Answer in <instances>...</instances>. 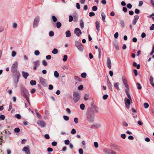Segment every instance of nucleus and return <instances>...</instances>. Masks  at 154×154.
I'll return each instance as SVG.
<instances>
[{"label":"nucleus","mask_w":154,"mask_h":154,"mask_svg":"<svg viewBox=\"0 0 154 154\" xmlns=\"http://www.w3.org/2000/svg\"><path fill=\"white\" fill-rule=\"evenodd\" d=\"M73 20V17L72 15H69V21L70 22H72Z\"/></svg>","instance_id":"3c124183"},{"label":"nucleus","mask_w":154,"mask_h":154,"mask_svg":"<svg viewBox=\"0 0 154 154\" xmlns=\"http://www.w3.org/2000/svg\"><path fill=\"white\" fill-rule=\"evenodd\" d=\"M76 8L78 9H79L80 8V5L79 3H77L76 4Z\"/></svg>","instance_id":"69168bd1"},{"label":"nucleus","mask_w":154,"mask_h":154,"mask_svg":"<svg viewBox=\"0 0 154 154\" xmlns=\"http://www.w3.org/2000/svg\"><path fill=\"white\" fill-rule=\"evenodd\" d=\"M18 67V63L17 62L15 61L11 67V71L13 74H16L17 72H19L17 71V68Z\"/></svg>","instance_id":"39448f33"},{"label":"nucleus","mask_w":154,"mask_h":154,"mask_svg":"<svg viewBox=\"0 0 154 154\" xmlns=\"http://www.w3.org/2000/svg\"><path fill=\"white\" fill-rule=\"evenodd\" d=\"M139 18V17L137 15H136L134 16V19L137 21Z\"/></svg>","instance_id":"774afa93"},{"label":"nucleus","mask_w":154,"mask_h":154,"mask_svg":"<svg viewBox=\"0 0 154 154\" xmlns=\"http://www.w3.org/2000/svg\"><path fill=\"white\" fill-rule=\"evenodd\" d=\"M122 79L123 82V84L126 89L129 88V86L128 84L127 81L125 77L124 76H122Z\"/></svg>","instance_id":"423d86ee"},{"label":"nucleus","mask_w":154,"mask_h":154,"mask_svg":"<svg viewBox=\"0 0 154 154\" xmlns=\"http://www.w3.org/2000/svg\"><path fill=\"white\" fill-rule=\"evenodd\" d=\"M20 75L19 72H17L16 74H13L12 79L15 87L17 86L18 82L19 79L20 77Z\"/></svg>","instance_id":"7ed1b4c3"},{"label":"nucleus","mask_w":154,"mask_h":154,"mask_svg":"<svg viewBox=\"0 0 154 154\" xmlns=\"http://www.w3.org/2000/svg\"><path fill=\"white\" fill-rule=\"evenodd\" d=\"M119 82H115L114 83V87L118 90H120V88L119 87Z\"/></svg>","instance_id":"f3484780"},{"label":"nucleus","mask_w":154,"mask_h":154,"mask_svg":"<svg viewBox=\"0 0 154 154\" xmlns=\"http://www.w3.org/2000/svg\"><path fill=\"white\" fill-rule=\"evenodd\" d=\"M42 63L43 65L44 66H46L47 65V62L45 60H43L42 61Z\"/></svg>","instance_id":"09e8293b"},{"label":"nucleus","mask_w":154,"mask_h":154,"mask_svg":"<svg viewBox=\"0 0 154 154\" xmlns=\"http://www.w3.org/2000/svg\"><path fill=\"white\" fill-rule=\"evenodd\" d=\"M80 26L82 29L84 28V22L83 20L81 19L80 21Z\"/></svg>","instance_id":"aec40b11"},{"label":"nucleus","mask_w":154,"mask_h":154,"mask_svg":"<svg viewBox=\"0 0 154 154\" xmlns=\"http://www.w3.org/2000/svg\"><path fill=\"white\" fill-rule=\"evenodd\" d=\"M98 112L97 108L95 106L88 108L86 112V119L90 123H92L94 121V114Z\"/></svg>","instance_id":"f257e3e1"},{"label":"nucleus","mask_w":154,"mask_h":154,"mask_svg":"<svg viewBox=\"0 0 154 154\" xmlns=\"http://www.w3.org/2000/svg\"><path fill=\"white\" fill-rule=\"evenodd\" d=\"M124 101L126 107L128 109L131 104V99H127L126 98H125Z\"/></svg>","instance_id":"1a4fd4ad"},{"label":"nucleus","mask_w":154,"mask_h":154,"mask_svg":"<svg viewBox=\"0 0 154 154\" xmlns=\"http://www.w3.org/2000/svg\"><path fill=\"white\" fill-rule=\"evenodd\" d=\"M101 17L103 21L105 22L106 21L105 20L106 15L103 12L101 13Z\"/></svg>","instance_id":"5701e85b"},{"label":"nucleus","mask_w":154,"mask_h":154,"mask_svg":"<svg viewBox=\"0 0 154 154\" xmlns=\"http://www.w3.org/2000/svg\"><path fill=\"white\" fill-rule=\"evenodd\" d=\"M107 85L109 88H111L112 89L111 84L108 78L107 79Z\"/></svg>","instance_id":"b1692460"},{"label":"nucleus","mask_w":154,"mask_h":154,"mask_svg":"<svg viewBox=\"0 0 154 154\" xmlns=\"http://www.w3.org/2000/svg\"><path fill=\"white\" fill-rule=\"evenodd\" d=\"M94 145L95 147L96 148H97L98 147V144L97 142H95L94 143Z\"/></svg>","instance_id":"603ef678"},{"label":"nucleus","mask_w":154,"mask_h":154,"mask_svg":"<svg viewBox=\"0 0 154 154\" xmlns=\"http://www.w3.org/2000/svg\"><path fill=\"white\" fill-rule=\"evenodd\" d=\"M37 123L41 128L45 127L46 126V123L43 121L38 120L37 122Z\"/></svg>","instance_id":"6e6552de"},{"label":"nucleus","mask_w":154,"mask_h":154,"mask_svg":"<svg viewBox=\"0 0 154 154\" xmlns=\"http://www.w3.org/2000/svg\"><path fill=\"white\" fill-rule=\"evenodd\" d=\"M67 55H64L63 56V60L64 61H66L67 59Z\"/></svg>","instance_id":"e433bc0d"},{"label":"nucleus","mask_w":154,"mask_h":154,"mask_svg":"<svg viewBox=\"0 0 154 154\" xmlns=\"http://www.w3.org/2000/svg\"><path fill=\"white\" fill-rule=\"evenodd\" d=\"M143 106L146 109L149 106V104L148 103H144Z\"/></svg>","instance_id":"58836bf2"},{"label":"nucleus","mask_w":154,"mask_h":154,"mask_svg":"<svg viewBox=\"0 0 154 154\" xmlns=\"http://www.w3.org/2000/svg\"><path fill=\"white\" fill-rule=\"evenodd\" d=\"M125 91L126 94L128 98V99H131V96L129 93V88L126 89Z\"/></svg>","instance_id":"dca6fc26"},{"label":"nucleus","mask_w":154,"mask_h":154,"mask_svg":"<svg viewBox=\"0 0 154 154\" xmlns=\"http://www.w3.org/2000/svg\"><path fill=\"white\" fill-rule=\"evenodd\" d=\"M49 35L50 36L52 37L54 35V32L52 31H51L49 33Z\"/></svg>","instance_id":"ea45409f"},{"label":"nucleus","mask_w":154,"mask_h":154,"mask_svg":"<svg viewBox=\"0 0 154 154\" xmlns=\"http://www.w3.org/2000/svg\"><path fill=\"white\" fill-rule=\"evenodd\" d=\"M34 54L36 56H38L40 54L39 51L38 50H36L34 52Z\"/></svg>","instance_id":"79ce46f5"},{"label":"nucleus","mask_w":154,"mask_h":154,"mask_svg":"<svg viewBox=\"0 0 154 154\" xmlns=\"http://www.w3.org/2000/svg\"><path fill=\"white\" fill-rule=\"evenodd\" d=\"M30 84L31 85H34L36 84V82L35 80H32L30 82Z\"/></svg>","instance_id":"a878e982"},{"label":"nucleus","mask_w":154,"mask_h":154,"mask_svg":"<svg viewBox=\"0 0 154 154\" xmlns=\"http://www.w3.org/2000/svg\"><path fill=\"white\" fill-rule=\"evenodd\" d=\"M53 86L51 85H49V88L48 89L49 90H52L53 88Z\"/></svg>","instance_id":"0e129e2a"},{"label":"nucleus","mask_w":154,"mask_h":154,"mask_svg":"<svg viewBox=\"0 0 154 154\" xmlns=\"http://www.w3.org/2000/svg\"><path fill=\"white\" fill-rule=\"evenodd\" d=\"M121 137L123 139H125L126 137V135L125 134H121Z\"/></svg>","instance_id":"e2e57ef3"},{"label":"nucleus","mask_w":154,"mask_h":154,"mask_svg":"<svg viewBox=\"0 0 154 154\" xmlns=\"http://www.w3.org/2000/svg\"><path fill=\"white\" fill-rule=\"evenodd\" d=\"M61 23L60 22H58L56 24V26L57 28H59L61 26Z\"/></svg>","instance_id":"c85d7f7f"},{"label":"nucleus","mask_w":154,"mask_h":154,"mask_svg":"<svg viewBox=\"0 0 154 154\" xmlns=\"http://www.w3.org/2000/svg\"><path fill=\"white\" fill-rule=\"evenodd\" d=\"M17 53L16 52L14 51H13L11 53V56L13 57H14L16 55Z\"/></svg>","instance_id":"c9c22d12"},{"label":"nucleus","mask_w":154,"mask_h":154,"mask_svg":"<svg viewBox=\"0 0 154 154\" xmlns=\"http://www.w3.org/2000/svg\"><path fill=\"white\" fill-rule=\"evenodd\" d=\"M77 48L81 51H82L83 50V46L82 44L77 47Z\"/></svg>","instance_id":"4be33fe9"},{"label":"nucleus","mask_w":154,"mask_h":154,"mask_svg":"<svg viewBox=\"0 0 154 154\" xmlns=\"http://www.w3.org/2000/svg\"><path fill=\"white\" fill-rule=\"evenodd\" d=\"M22 151L25 152V154H30L29 146L24 147Z\"/></svg>","instance_id":"9d476101"},{"label":"nucleus","mask_w":154,"mask_h":154,"mask_svg":"<svg viewBox=\"0 0 154 154\" xmlns=\"http://www.w3.org/2000/svg\"><path fill=\"white\" fill-rule=\"evenodd\" d=\"M22 75L23 77L25 79H26L28 76L29 75V73L27 72H25L24 71H22Z\"/></svg>","instance_id":"4468645a"},{"label":"nucleus","mask_w":154,"mask_h":154,"mask_svg":"<svg viewBox=\"0 0 154 154\" xmlns=\"http://www.w3.org/2000/svg\"><path fill=\"white\" fill-rule=\"evenodd\" d=\"M52 19L53 20V21L54 22H56L57 21V18L56 17L54 16H53L52 17Z\"/></svg>","instance_id":"8fccbe9b"},{"label":"nucleus","mask_w":154,"mask_h":154,"mask_svg":"<svg viewBox=\"0 0 154 154\" xmlns=\"http://www.w3.org/2000/svg\"><path fill=\"white\" fill-rule=\"evenodd\" d=\"M97 9V8L96 6H94L92 7V10L94 11H96Z\"/></svg>","instance_id":"de8ad7c7"},{"label":"nucleus","mask_w":154,"mask_h":154,"mask_svg":"<svg viewBox=\"0 0 154 154\" xmlns=\"http://www.w3.org/2000/svg\"><path fill=\"white\" fill-rule=\"evenodd\" d=\"M14 131L15 133H19L20 132V130L19 128H16L14 129Z\"/></svg>","instance_id":"4c0bfd02"},{"label":"nucleus","mask_w":154,"mask_h":154,"mask_svg":"<svg viewBox=\"0 0 154 154\" xmlns=\"http://www.w3.org/2000/svg\"><path fill=\"white\" fill-rule=\"evenodd\" d=\"M80 108L82 110H84L85 108V106L83 103L81 104L80 105Z\"/></svg>","instance_id":"473e14b6"},{"label":"nucleus","mask_w":154,"mask_h":154,"mask_svg":"<svg viewBox=\"0 0 154 154\" xmlns=\"http://www.w3.org/2000/svg\"><path fill=\"white\" fill-rule=\"evenodd\" d=\"M137 85V88L138 89H141L142 88V87L140 85L139 83H137L136 84Z\"/></svg>","instance_id":"c03bdc74"},{"label":"nucleus","mask_w":154,"mask_h":154,"mask_svg":"<svg viewBox=\"0 0 154 154\" xmlns=\"http://www.w3.org/2000/svg\"><path fill=\"white\" fill-rule=\"evenodd\" d=\"M108 97V95L107 94H105L103 97V98L104 100L106 99Z\"/></svg>","instance_id":"5fc2aeb1"},{"label":"nucleus","mask_w":154,"mask_h":154,"mask_svg":"<svg viewBox=\"0 0 154 154\" xmlns=\"http://www.w3.org/2000/svg\"><path fill=\"white\" fill-rule=\"evenodd\" d=\"M51 56L50 55H47L46 57V58L47 60H50L51 58Z\"/></svg>","instance_id":"338daca9"},{"label":"nucleus","mask_w":154,"mask_h":154,"mask_svg":"<svg viewBox=\"0 0 154 154\" xmlns=\"http://www.w3.org/2000/svg\"><path fill=\"white\" fill-rule=\"evenodd\" d=\"M74 79L75 80H77L78 81H79L80 78L77 76H75L74 77Z\"/></svg>","instance_id":"680f3d73"},{"label":"nucleus","mask_w":154,"mask_h":154,"mask_svg":"<svg viewBox=\"0 0 154 154\" xmlns=\"http://www.w3.org/2000/svg\"><path fill=\"white\" fill-rule=\"evenodd\" d=\"M153 78L152 76H150L149 78V82L151 85L153 87H154V83L153 82Z\"/></svg>","instance_id":"6ab92c4d"},{"label":"nucleus","mask_w":154,"mask_h":154,"mask_svg":"<svg viewBox=\"0 0 154 154\" xmlns=\"http://www.w3.org/2000/svg\"><path fill=\"white\" fill-rule=\"evenodd\" d=\"M74 121L75 124H77L78 123V119L77 118H75L74 119Z\"/></svg>","instance_id":"4d7b16f0"},{"label":"nucleus","mask_w":154,"mask_h":154,"mask_svg":"<svg viewBox=\"0 0 154 154\" xmlns=\"http://www.w3.org/2000/svg\"><path fill=\"white\" fill-rule=\"evenodd\" d=\"M81 76L82 78H85L86 77L87 74L85 72H83L81 74Z\"/></svg>","instance_id":"7c9ffc66"},{"label":"nucleus","mask_w":154,"mask_h":154,"mask_svg":"<svg viewBox=\"0 0 154 154\" xmlns=\"http://www.w3.org/2000/svg\"><path fill=\"white\" fill-rule=\"evenodd\" d=\"M66 37H69L71 36V33L70 31L67 30L65 32Z\"/></svg>","instance_id":"412c9836"},{"label":"nucleus","mask_w":154,"mask_h":154,"mask_svg":"<svg viewBox=\"0 0 154 154\" xmlns=\"http://www.w3.org/2000/svg\"><path fill=\"white\" fill-rule=\"evenodd\" d=\"M40 61L39 60H37L33 62V63L35 65L37 66H38L40 65Z\"/></svg>","instance_id":"bb28decb"},{"label":"nucleus","mask_w":154,"mask_h":154,"mask_svg":"<svg viewBox=\"0 0 154 154\" xmlns=\"http://www.w3.org/2000/svg\"><path fill=\"white\" fill-rule=\"evenodd\" d=\"M21 94L24 98L27 100L29 103V94L27 89L24 88H23L21 89Z\"/></svg>","instance_id":"f03ea898"},{"label":"nucleus","mask_w":154,"mask_h":154,"mask_svg":"<svg viewBox=\"0 0 154 154\" xmlns=\"http://www.w3.org/2000/svg\"><path fill=\"white\" fill-rule=\"evenodd\" d=\"M76 131L75 129H72L71 131V133L72 134H74L76 133Z\"/></svg>","instance_id":"49530a36"},{"label":"nucleus","mask_w":154,"mask_h":154,"mask_svg":"<svg viewBox=\"0 0 154 154\" xmlns=\"http://www.w3.org/2000/svg\"><path fill=\"white\" fill-rule=\"evenodd\" d=\"M12 26L14 29H16L17 27V24L16 23H14L12 25Z\"/></svg>","instance_id":"37998d69"},{"label":"nucleus","mask_w":154,"mask_h":154,"mask_svg":"<svg viewBox=\"0 0 154 154\" xmlns=\"http://www.w3.org/2000/svg\"><path fill=\"white\" fill-rule=\"evenodd\" d=\"M111 150L107 148H105L103 152L104 154H110Z\"/></svg>","instance_id":"2eb2a0df"},{"label":"nucleus","mask_w":154,"mask_h":154,"mask_svg":"<svg viewBox=\"0 0 154 154\" xmlns=\"http://www.w3.org/2000/svg\"><path fill=\"white\" fill-rule=\"evenodd\" d=\"M15 117L18 119H20L21 118V116L19 114H16L15 115Z\"/></svg>","instance_id":"f704fd0d"},{"label":"nucleus","mask_w":154,"mask_h":154,"mask_svg":"<svg viewBox=\"0 0 154 154\" xmlns=\"http://www.w3.org/2000/svg\"><path fill=\"white\" fill-rule=\"evenodd\" d=\"M119 36V33L118 32H116L114 35V38H118Z\"/></svg>","instance_id":"864d4df0"},{"label":"nucleus","mask_w":154,"mask_h":154,"mask_svg":"<svg viewBox=\"0 0 154 154\" xmlns=\"http://www.w3.org/2000/svg\"><path fill=\"white\" fill-rule=\"evenodd\" d=\"M95 15V14L93 12H91L89 13V16L90 17H92Z\"/></svg>","instance_id":"6e6d98bb"},{"label":"nucleus","mask_w":154,"mask_h":154,"mask_svg":"<svg viewBox=\"0 0 154 154\" xmlns=\"http://www.w3.org/2000/svg\"><path fill=\"white\" fill-rule=\"evenodd\" d=\"M39 80L40 83L43 86H45L46 85V80L45 79L42 77H40L39 78Z\"/></svg>","instance_id":"f8f14e48"},{"label":"nucleus","mask_w":154,"mask_h":154,"mask_svg":"<svg viewBox=\"0 0 154 154\" xmlns=\"http://www.w3.org/2000/svg\"><path fill=\"white\" fill-rule=\"evenodd\" d=\"M39 17H36L35 19L33 22V27L34 28H35L38 26L39 21Z\"/></svg>","instance_id":"0eeeda50"},{"label":"nucleus","mask_w":154,"mask_h":154,"mask_svg":"<svg viewBox=\"0 0 154 154\" xmlns=\"http://www.w3.org/2000/svg\"><path fill=\"white\" fill-rule=\"evenodd\" d=\"M107 67L109 69L111 68V60L109 57L107 58Z\"/></svg>","instance_id":"ddd939ff"},{"label":"nucleus","mask_w":154,"mask_h":154,"mask_svg":"<svg viewBox=\"0 0 154 154\" xmlns=\"http://www.w3.org/2000/svg\"><path fill=\"white\" fill-rule=\"evenodd\" d=\"M57 142L55 141H53L52 142L51 144L53 146H55L57 145Z\"/></svg>","instance_id":"bf43d9fd"},{"label":"nucleus","mask_w":154,"mask_h":154,"mask_svg":"<svg viewBox=\"0 0 154 154\" xmlns=\"http://www.w3.org/2000/svg\"><path fill=\"white\" fill-rule=\"evenodd\" d=\"M74 33L76 34L77 36H79L82 32L79 28H76L74 30Z\"/></svg>","instance_id":"9b49d317"},{"label":"nucleus","mask_w":154,"mask_h":154,"mask_svg":"<svg viewBox=\"0 0 154 154\" xmlns=\"http://www.w3.org/2000/svg\"><path fill=\"white\" fill-rule=\"evenodd\" d=\"M120 24L122 27H124L125 26L124 21L122 20H121L120 21Z\"/></svg>","instance_id":"2f4dec72"},{"label":"nucleus","mask_w":154,"mask_h":154,"mask_svg":"<svg viewBox=\"0 0 154 154\" xmlns=\"http://www.w3.org/2000/svg\"><path fill=\"white\" fill-rule=\"evenodd\" d=\"M96 28L97 30L99 32L100 31V23L99 22L96 20L95 22Z\"/></svg>","instance_id":"a211bd4d"},{"label":"nucleus","mask_w":154,"mask_h":154,"mask_svg":"<svg viewBox=\"0 0 154 154\" xmlns=\"http://www.w3.org/2000/svg\"><path fill=\"white\" fill-rule=\"evenodd\" d=\"M80 94L78 92H74L73 93V100L75 103L78 101L80 98Z\"/></svg>","instance_id":"20e7f679"},{"label":"nucleus","mask_w":154,"mask_h":154,"mask_svg":"<svg viewBox=\"0 0 154 154\" xmlns=\"http://www.w3.org/2000/svg\"><path fill=\"white\" fill-rule=\"evenodd\" d=\"M54 77L57 78H58L59 75V73L57 71H55L54 72Z\"/></svg>","instance_id":"393cba45"},{"label":"nucleus","mask_w":154,"mask_h":154,"mask_svg":"<svg viewBox=\"0 0 154 154\" xmlns=\"http://www.w3.org/2000/svg\"><path fill=\"white\" fill-rule=\"evenodd\" d=\"M64 142H65V144L66 145H69V143H70V141H69V140H65L64 141Z\"/></svg>","instance_id":"a18cd8bd"},{"label":"nucleus","mask_w":154,"mask_h":154,"mask_svg":"<svg viewBox=\"0 0 154 154\" xmlns=\"http://www.w3.org/2000/svg\"><path fill=\"white\" fill-rule=\"evenodd\" d=\"M52 54H56L58 53V50L56 48H54L52 51Z\"/></svg>","instance_id":"c756f323"},{"label":"nucleus","mask_w":154,"mask_h":154,"mask_svg":"<svg viewBox=\"0 0 154 154\" xmlns=\"http://www.w3.org/2000/svg\"><path fill=\"white\" fill-rule=\"evenodd\" d=\"M63 117L65 121H68L69 119V117L66 116H63Z\"/></svg>","instance_id":"72a5a7b5"},{"label":"nucleus","mask_w":154,"mask_h":154,"mask_svg":"<svg viewBox=\"0 0 154 154\" xmlns=\"http://www.w3.org/2000/svg\"><path fill=\"white\" fill-rule=\"evenodd\" d=\"M75 46L77 47H78L80 45H81V44H82L81 42H79L78 41H76L75 42Z\"/></svg>","instance_id":"cd10ccee"},{"label":"nucleus","mask_w":154,"mask_h":154,"mask_svg":"<svg viewBox=\"0 0 154 154\" xmlns=\"http://www.w3.org/2000/svg\"><path fill=\"white\" fill-rule=\"evenodd\" d=\"M79 154H83V150L82 149H79Z\"/></svg>","instance_id":"a19ab883"},{"label":"nucleus","mask_w":154,"mask_h":154,"mask_svg":"<svg viewBox=\"0 0 154 154\" xmlns=\"http://www.w3.org/2000/svg\"><path fill=\"white\" fill-rule=\"evenodd\" d=\"M132 7L130 3L128 4L127 5V7L129 9L131 8Z\"/></svg>","instance_id":"13d9d810"},{"label":"nucleus","mask_w":154,"mask_h":154,"mask_svg":"<svg viewBox=\"0 0 154 154\" xmlns=\"http://www.w3.org/2000/svg\"><path fill=\"white\" fill-rule=\"evenodd\" d=\"M150 30H153L154 29V24H152L151 26L149 28Z\"/></svg>","instance_id":"052dcab7"}]
</instances>
